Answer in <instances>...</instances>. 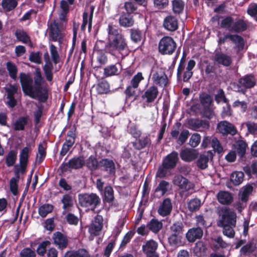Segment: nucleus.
<instances>
[{
	"label": "nucleus",
	"mask_w": 257,
	"mask_h": 257,
	"mask_svg": "<svg viewBox=\"0 0 257 257\" xmlns=\"http://www.w3.org/2000/svg\"><path fill=\"white\" fill-rule=\"evenodd\" d=\"M106 31L107 42L103 40H97L94 47L95 52H106L115 57H120L123 58L127 55L128 46L121 30L117 26L109 23Z\"/></svg>",
	"instance_id": "obj_1"
},
{
	"label": "nucleus",
	"mask_w": 257,
	"mask_h": 257,
	"mask_svg": "<svg viewBox=\"0 0 257 257\" xmlns=\"http://www.w3.org/2000/svg\"><path fill=\"white\" fill-rule=\"evenodd\" d=\"M20 81L22 90L26 95L31 98H37L41 102H45L48 98V89L47 86H42L44 79L39 68L35 70L33 80L28 73L21 72L19 75Z\"/></svg>",
	"instance_id": "obj_2"
},
{
	"label": "nucleus",
	"mask_w": 257,
	"mask_h": 257,
	"mask_svg": "<svg viewBox=\"0 0 257 257\" xmlns=\"http://www.w3.org/2000/svg\"><path fill=\"white\" fill-rule=\"evenodd\" d=\"M219 219L217 225L222 228L223 234L229 238L235 236L234 228L236 224V213L229 207L223 206L217 212Z\"/></svg>",
	"instance_id": "obj_3"
},
{
	"label": "nucleus",
	"mask_w": 257,
	"mask_h": 257,
	"mask_svg": "<svg viewBox=\"0 0 257 257\" xmlns=\"http://www.w3.org/2000/svg\"><path fill=\"white\" fill-rule=\"evenodd\" d=\"M186 54L184 52L180 60L177 70V79L178 81L188 82L193 75L192 69L196 65L195 60L190 59L186 68Z\"/></svg>",
	"instance_id": "obj_4"
},
{
	"label": "nucleus",
	"mask_w": 257,
	"mask_h": 257,
	"mask_svg": "<svg viewBox=\"0 0 257 257\" xmlns=\"http://www.w3.org/2000/svg\"><path fill=\"white\" fill-rule=\"evenodd\" d=\"M178 160V153L177 152L173 151L167 155L159 167L156 176L162 179L165 178L167 175L170 174V171L176 167Z\"/></svg>",
	"instance_id": "obj_5"
},
{
	"label": "nucleus",
	"mask_w": 257,
	"mask_h": 257,
	"mask_svg": "<svg viewBox=\"0 0 257 257\" xmlns=\"http://www.w3.org/2000/svg\"><path fill=\"white\" fill-rule=\"evenodd\" d=\"M79 203L83 207L94 210L101 203V199L96 193H82L78 195Z\"/></svg>",
	"instance_id": "obj_6"
},
{
	"label": "nucleus",
	"mask_w": 257,
	"mask_h": 257,
	"mask_svg": "<svg viewBox=\"0 0 257 257\" xmlns=\"http://www.w3.org/2000/svg\"><path fill=\"white\" fill-rule=\"evenodd\" d=\"M32 151L30 146L27 144V146L23 148L20 152L19 164L14 165V173L24 175L27 172V167L29 163L30 154Z\"/></svg>",
	"instance_id": "obj_7"
},
{
	"label": "nucleus",
	"mask_w": 257,
	"mask_h": 257,
	"mask_svg": "<svg viewBox=\"0 0 257 257\" xmlns=\"http://www.w3.org/2000/svg\"><path fill=\"white\" fill-rule=\"evenodd\" d=\"M176 47V43L171 37L164 36L159 43L158 50L162 55H171L174 52Z\"/></svg>",
	"instance_id": "obj_8"
},
{
	"label": "nucleus",
	"mask_w": 257,
	"mask_h": 257,
	"mask_svg": "<svg viewBox=\"0 0 257 257\" xmlns=\"http://www.w3.org/2000/svg\"><path fill=\"white\" fill-rule=\"evenodd\" d=\"M85 160L84 158L82 156L78 157H74L72 159H70L68 162H63L60 166V168L62 172H67L69 169L78 170L82 168L85 166Z\"/></svg>",
	"instance_id": "obj_9"
},
{
	"label": "nucleus",
	"mask_w": 257,
	"mask_h": 257,
	"mask_svg": "<svg viewBox=\"0 0 257 257\" xmlns=\"http://www.w3.org/2000/svg\"><path fill=\"white\" fill-rule=\"evenodd\" d=\"M77 128L75 125L67 132L65 142L63 143L60 154L62 156H64L70 149L73 147L76 138Z\"/></svg>",
	"instance_id": "obj_10"
},
{
	"label": "nucleus",
	"mask_w": 257,
	"mask_h": 257,
	"mask_svg": "<svg viewBox=\"0 0 257 257\" xmlns=\"http://www.w3.org/2000/svg\"><path fill=\"white\" fill-rule=\"evenodd\" d=\"M187 124L189 128L194 131L202 132L209 130L210 127L209 121L205 119L191 118L188 119Z\"/></svg>",
	"instance_id": "obj_11"
},
{
	"label": "nucleus",
	"mask_w": 257,
	"mask_h": 257,
	"mask_svg": "<svg viewBox=\"0 0 257 257\" xmlns=\"http://www.w3.org/2000/svg\"><path fill=\"white\" fill-rule=\"evenodd\" d=\"M176 126L178 128V130H172L170 133V135L173 139L176 140L177 143L180 145H183L187 140L188 139L190 135L188 130L184 129L183 130L179 135V128L181 126V122H177L176 123Z\"/></svg>",
	"instance_id": "obj_12"
},
{
	"label": "nucleus",
	"mask_w": 257,
	"mask_h": 257,
	"mask_svg": "<svg viewBox=\"0 0 257 257\" xmlns=\"http://www.w3.org/2000/svg\"><path fill=\"white\" fill-rule=\"evenodd\" d=\"M217 130L223 136L230 135L233 136L237 132L235 126L232 123L226 120H223L218 122L217 125Z\"/></svg>",
	"instance_id": "obj_13"
},
{
	"label": "nucleus",
	"mask_w": 257,
	"mask_h": 257,
	"mask_svg": "<svg viewBox=\"0 0 257 257\" xmlns=\"http://www.w3.org/2000/svg\"><path fill=\"white\" fill-rule=\"evenodd\" d=\"M174 185L177 186L183 192L188 191L194 188V184L181 175H175L173 180Z\"/></svg>",
	"instance_id": "obj_14"
},
{
	"label": "nucleus",
	"mask_w": 257,
	"mask_h": 257,
	"mask_svg": "<svg viewBox=\"0 0 257 257\" xmlns=\"http://www.w3.org/2000/svg\"><path fill=\"white\" fill-rule=\"evenodd\" d=\"M99 169L106 172L108 175L115 173V166L113 161L108 158L101 159L99 161Z\"/></svg>",
	"instance_id": "obj_15"
},
{
	"label": "nucleus",
	"mask_w": 257,
	"mask_h": 257,
	"mask_svg": "<svg viewBox=\"0 0 257 257\" xmlns=\"http://www.w3.org/2000/svg\"><path fill=\"white\" fill-rule=\"evenodd\" d=\"M239 85L245 89L254 87L256 84L255 76L252 74H248L240 78L238 81Z\"/></svg>",
	"instance_id": "obj_16"
},
{
	"label": "nucleus",
	"mask_w": 257,
	"mask_h": 257,
	"mask_svg": "<svg viewBox=\"0 0 257 257\" xmlns=\"http://www.w3.org/2000/svg\"><path fill=\"white\" fill-rule=\"evenodd\" d=\"M214 153L212 151H208L201 154L196 162L197 166L201 170H204L208 167V163L209 160L213 158Z\"/></svg>",
	"instance_id": "obj_17"
},
{
	"label": "nucleus",
	"mask_w": 257,
	"mask_h": 257,
	"mask_svg": "<svg viewBox=\"0 0 257 257\" xmlns=\"http://www.w3.org/2000/svg\"><path fill=\"white\" fill-rule=\"evenodd\" d=\"M152 81L155 85L159 86L161 87L167 86L169 83L168 77L164 72L156 71L152 76Z\"/></svg>",
	"instance_id": "obj_18"
},
{
	"label": "nucleus",
	"mask_w": 257,
	"mask_h": 257,
	"mask_svg": "<svg viewBox=\"0 0 257 257\" xmlns=\"http://www.w3.org/2000/svg\"><path fill=\"white\" fill-rule=\"evenodd\" d=\"M159 94L158 87L155 85H152L148 88L142 95V99H146V102L148 103L153 102L157 98Z\"/></svg>",
	"instance_id": "obj_19"
},
{
	"label": "nucleus",
	"mask_w": 257,
	"mask_h": 257,
	"mask_svg": "<svg viewBox=\"0 0 257 257\" xmlns=\"http://www.w3.org/2000/svg\"><path fill=\"white\" fill-rule=\"evenodd\" d=\"M163 26L168 31L174 32L178 29V21L175 16H167L164 19Z\"/></svg>",
	"instance_id": "obj_20"
},
{
	"label": "nucleus",
	"mask_w": 257,
	"mask_h": 257,
	"mask_svg": "<svg viewBox=\"0 0 257 257\" xmlns=\"http://www.w3.org/2000/svg\"><path fill=\"white\" fill-rule=\"evenodd\" d=\"M203 234V229L201 227H192L188 230L186 237L189 242H194L197 239H201Z\"/></svg>",
	"instance_id": "obj_21"
},
{
	"label": "nucleus",
	"mask_w": 257,
	"mask_h": 257,
	"mask_svg": "<svg viewBox=\"0 0 257 257\" xmlns=\"http://www.w3.org/2000/svg\"><path fill=\"white\" fill-rule=\"evenodd\" d=\"M129 33L130 39L134 43L138 44L145 39V32L138 27L129 29Z\"/></svg>",
	"instance_id": "obj_22"
},
{
	"label": "nucleus",
	"mask_w": 257,
	"mask_h": 257,
	"mask_svg": "<svg viewBox=\"0 0 257 257\" xmlns=\"http://www.w3.org/2000/svg\"><path fill=\"white\" fill-rule=\"evenodd\" d=\"M103 219L101 215H96L94 218L93 222L89 228V233L94 236H97L99 234L100 231L103 227Z\"/></svg>",
	"instance_id": "obj_23"
},
{
	"label": "nucleus",
	"mask_w": 257,
	"mask_h": 257,
	"mask_svg": "<svg viewBox=\"0 0 257 257\" xmlns=\"http://www.w3.org/2000/svg\"><path fill=\"white\" fill-rule=\"evenodd\" d=\"M172 210V204L170 198H167L163 200L161 203L158 212L163 217L168 216L170 214Z\"/></svg>",
	"instance_id": "obj_24"
},
{
	"label": "nucleus",
	"mask_w": 257,
	"mask_h": 257,
	"mask_svg": "<svg viewBox=\"0 0 257 257\" xmlns=\"http://www.w3.org/2000/svg\"><path fill=\"white\" fill-rule=\"evenodd\" d=\"M98 94H107L110 93V84L109 82L104 78H102L98 81L96 84L94 85Z\"/></svg>",
	"instance_id": "obj_25"
},
{
	"label": "nucleus",
	"mask_w": 257,
	"mask_h": 257,
	"mask_svg": "<svg viewBox=\"0 0 257 257\" xmlns=\"http://www.w3.org/2000/svg\"><path fill=\"white\" fill-rule=\"evenodd\" d=\"M53 239L55 244L59 248H65L68 245V240L67 236L60 231H57L53 234Z\"/></svg>",
	"instance_id": "obj_26"
},
{
	"label": "nucleus",
	"mask_w": 257,
	"mask_h": 257,
	"mask_svg": "<svg viewBox=\"0 0 257 257\" xmlns=\"http://www.w3.org/2000/svg\"><path fill=\"white\" fill-rule=\"evenodd\" d=\"M180 156L183 161L190 162L197 158L198 153L194 149L186 148L181 151Z\"/></svg>",
	"instance_id": "obj_27"
},
{
	"label": "nucleus",
	"mask_w": 257,
	"mask_h": 257,
	"mask_svg": "<svg viewBox=\"0 0 257 257\" xmlns=\"http://www.w3.org/2000/svg\"><path fill=\"white\" fill-rule=\"evenodd\" d=\"M158 247V243L153 240H147L142 246V251L145 254H152L157 252Z\"/></svg>",
	"instance_id": "obj_28"
},
{
	"label": "nucleus",
	"mask_w": 257,
	"mask_h": 257,
	"mask_svg": "<svg viewBox=\"0 0 257 257\" xmlns=\"http://www.w3.org/2000/svg\"><path fill=\"white\" fill-rule=\"evenodd\" d=\"M214 60L218 64L225 67L229 66L232 63L231 57L221 52H217L215 54Z\"/></svg>",
	"instance_id": "obj_29"
},
{
	"label": "nucleus",
	"mask_w": 257,
	"mask_h": 257,
	"mask_svg": "<svg viewBox=\"0 0 257 257\" xmlns=\"http://www.w3.org/2000/svg\"><path fill=\"white\" fill-rule=\"evenodd\" d=\"M120 26L124 28L132 27L135 24V20L132 16L126 13H122L118 20Z\"/></svg>",
	"instance_id": "obj_30"
},
{
	"label": "nucleus",
	"mask_w": 257,
	"mask_h": 257,
	"mask_svg": "<svg viewBox=\"0 0 257 257\" xmlns=\"http://www.w3.org/2000/svg\"><path fill=\"white\" fill-rule=\"evenodd\" d=\"M235 152L240 157H243L246 154V149L248 145L245 141L243 140H238L236 141L234 144Z\"/></svg>",
	"instance_id": "obj_31"
},
{
	"label": "nucleus",
	"mask_w": 257,
	"mask_h": 257,
	"mask_svg": "<svg viewBox=\"0 0 257 257\" xmlns=\"http://www.w3.org/2000/svg\"><path fill=\"white\" fill-rule=\"evenodd\" d=\"M138 139L139 140L138 141H136L132 143L133 147L137 150H141L147 147L151 143L149 135L146 137H143L141 139Z\"/></svg>",
	"instance_id": "obj_32"
},
{
	"label": "nucleus",
	"mask_w": 257,
	"mask_h": 257,
	"mask_svg": "<svg viewBox=\"0 0 257 257\" xmlns=\"http://www.w3.org/2000/svg\"><path fill=\"white\" fill-rule=\"evenodd\" d=\"M15 36L17 40L24 44L30 43L32 44L31 39L28 33L23 29H17L15 32Z\"/></svg>",
	"instance_id": "obj_33"
},
{
	"label": "nucleus",
	"mask_w": 257,
	"mask_h": 257,
	"mask_svg": "<svg viewBox=\"0 0 257 257\" xmlns=\"http://www.w3.org/2000/svg\"><path fill=\"white\" fill-rule=\"evenodd\" d=\"M217 198L218 202L223 205H229L233 201L232 194L227 191H219L217 195Z\"/></svg>",
	"instance_id": "obj_34"
},
{
	"label": "nucleus",
	"mask_w": 257,
	"mask_h": 257,
	"mask_svg": "<svg viewBox=\"0 0 257 257\" xmlns=\"http://www.w3.org/2000/svg\"><path fill=\"white\" fill-rule=\"evenodd\" d=\"M184 231V225L181 221H176L170 225L168 234L182 236Z\"/></svg>",
	"instance_id": "obj_35"
},
{
	"label": "nucleus",
	"mask_w": 257,
	"mask_h": 257,
	"mask_svg": "<svg viewBox=\"0 0 257 257\" xmlns=\"http://www.w3.org/2000/svg\"><path fill=\"white\" fill-rule=\"evenodd\" d=\"M117 65H120L119 63L114 64L107 65L103 69V75L105 77H109L113 76L118 75L120 71Z\"/></svg>",
	"instance_id": "obj_36"
},
{
	"label": "nucleus",
	"mask_w": 257,
	"mask_h": 257,
	"mask_svg": "<svg viewBox=\"0 0 257 257\" xmlns=\"http://www.w3.org/2000/svg\"><path fill=\"white\" fill-rule=\"evenodd\" d=\"M85 166L91 172H94L99 169V161H98L95 156H90L85 161Z\"/></svg>",
	"instance_id": "obj_37"
},
{
	"label": "nucleus",
	"mask_w": 257,
	"mask_h": 257,
	"mask_svg": "<svg viewBox=\"0 0 257 257\" xmlns=\"http://www.w3.org/2000/svg\"><path fill=\"white\" fill-rule=\"evenodd\" d=\"M147 227L150 231L157 234L163 228V223L161 221H159L157 219L152 218L147 224Z\"/></svg>",
	"instance_id": "obj_38"
},
{
	"label": "nucleus",
	"mask_w": 257,
	"mask_h": 257,
	"mask_svg": "<svg viewBox=\"0 0 257 257\" xmlns=\"http://www.w3.org/2000/svg\"><path fill=\"white\" fill-rule=\"evenodd\" d=\"M248 26L246 22L243 19H238L235 22H233L231 32L236 33H240L247 30Z\"/></svg>",
	"instance_id": "obj_39"
},
{
	"label": "nucleus",
	"mask_w": 257,
	"mask_h": 257,
	"mask_svg": "<svg viewBox=\"0 0 257 257\" xmlns=\"http://www.w3.org/2000/svg\"><path fill=\"white\" fill-rule=\"evenodd\" d=\"M29 116L28 115L19 117L14 123V129L16 131H24L28 124Z\"/></svg>",
	"instance_id": "obj_40"
},
{
	"label": "nucleus",
	"mask_w": 257,
	"mask_h": 257,
	"mask_svg": "<svg viewBox=\"0 0 257 257\" xmlns=\"http://www.w3.org/2000/svg\"><path fill=\"white\" fill-rule=\"evenodd\" d=\"M65 257H91L89 252L84 248H79L77 250H70L65 254Z\"/></svg>",
	"instance_id": "obj_41"
},
{
	"label": "nucleus",
	"mask_w": 257,
	"mask_h": 257,
	"mask_svg": "<svg viewBox=\"0 0 257 257\" xmlns=\"http://www.w3.org/2000/svg\"><path fill=\"white\" fill-rule=\"evenodd\" d=\"M18 152L16 150H10L6 156L5 163L8 167L13 166L17 160Z\"/></svg>",
	"instance_id": "obj_42"
},
{
	"label": "nucleus",
	"mask_w": 257,
	"mask_h": 257,
	"mask_svg": "<svg viewBox=\"0 0 257 257\" xmlns=\"http://www.w3.org/2000/svg\"><path fill=\"white\" fill-rule=\"evenodd\" d=\"M172 11L175 15H180L183 13L185 3L183 0H172Z\"/></svg>",
	"instance_id": "obj_43"
},
{
	"label": "nucleus",
	"mask_w": 257,
	"mask_h": 257,
	"mask_svg": "<svg viewBox=\"0 0 257 257\" xmlns=\"http://www.w3.org/2000/svg\"><path fill=\"white\" fill-rule=\"evenodd\" d=\"M214 99L217 103H219L221 100H222L224 103H227V110L229 111H230V106L228 104L229 100L226 98L224 92L222 89H219L218 90L217 93L215 95ZM226 114L227 115H230L231 114L230 112L226 113Z\"/></svg>",
	"instance_id": "obj_44"
},
{
	"label": "nucleus",
	"mask_w": 257,
	"mask_h": 257,
	"mask_svg": "<svg viewBox=\"0 0 257 257\" xmlns=\"http://www.w3.org/2000/svg\"><path fill=\"white\" fill-rule=\"evenodd\" d=\"M168 235V242L170 246L177 248L181 245L182 236L173 234Z\"/></svg>",
	"instance_id": "obj_45"
},
{
	"label": "nucleus",
	"mask_w": 257,
	"mask_h": 257,
	"mask_svg": "<svg viewBox=\"0 0 257 257\" xmlns=\"http://www.w3.org/2000/svg\"><path fill=\"white\" fill-rule=\"evenodd\" d=\"M123 8L126 11V14L128 15L138 14V6L133 1L126 2L124 4Z\"/></svg>",
	"instance_id": "obj_46"
},
{
	"label": "nucleus",
	"mask_w": 257,
	"mask_h": 257,
	"mask_svg": "<svg viewBox=\"0 0 257 257\" xmlns=\"http://www.w3.org/2000/svg\"><path fill=\"white\" fill-rule=\"evenodd\" d=\"M114 191L111 186L110 185L106 186L104 190L103 201L110 203L114 200Z\"/></svg>",
	"instance_id": "obj_47"
},
{
	"label": "nucleus",
	"mask_w": 257,
	"mask_h": 257,
	"mask_svg": "<svg viewBox=\"0 0 257 257\" xmlns=\"http://www.w3.org/2000/svg\"><path fill=\"white\" fill-rule=\"evenodd\" d=\"M60 34V30L57 23L51 24L50 27L49 35L53 41H57L59 36Z\"/></svg>",
	"instance_id": "obj_48"
},
{
	"label": "nucleus",
	"mask_w": 257,
	"mask_h": 257,
	"mask_svg": "<svg viewBox=\"0 0 257 257\" xmlns=\"http://www.w3.org/2000/svg\"><path fill=\"white\" fill-rule=\"evenodd\" d=\"M244 176V174L242 172H234L230 175V181L234 185H239L242 182Z\"/></svg>",
	"instance_id": "obj_49"
},
{
	"label": "nucleus",
	"mask_w": 257,
	"mask_h": 257,
	"mask_svg": "<svg viewBox=\"0 0 257 257\" xmlns=\"http://www.w3.org/2000/svg\"><path fill=\"white\" fill-rule=\"evenodd\" d=\"M1 5L3 9L6 12H10L14 10L18 5L17 0H2Z\"/></svg>",
	"instance_id": "obj_50"
},
{
	"label": "nucleus",
	"mask_w": 257,
	"mask_h": 257,
	"mask_svg": "<svg viewBox=\"0 0 257 257\" xmlns=\"http://www.w3.org/2000/svg\"><path fill=\"white\" fill-rule=\"evenodd\" d=\"M6 68L9 72L10 77L14 80L17 78L18 68L16 65L11 61L6 63Z\"/></svg>",
	"instance_id": "obj_51"
},
{
	"label": "nucleus",
	"mask_w": 257,
	"mask_h": 257,
	"mask_svg": "<svg viewBox=\"0 0 257 257\" xmlns=\"http://www.w3.org/2000/svg\"><path fill=\"white\" fill-rule=\"evenodd\" d=\"M233 18L231 16H226L221 21L220 24V28L228 30L229 32H231V28L233 24Z\"/></svg>",
	"instance_id": "obj_52"
},
{
	"label": "nucleus",
	"mask_w": 257,
	"mask_h": 257,
	"mask_svg": "<svg viewBox=\"0 0 257 257\" xmlns=\"http://www.w3.org/2000/svg\"><path fill=\"white\" fill-rule=\"evenodd\" d=\"M53 206L51 204H44L39 207L38 209L39 214L42 217H45L48 214L53 211Z\"/></svg>",
	"instance_id": "obj_53"
},
{
	"label": "nucleus",
	"mask_w": 257,
	"mask_h": 257,
	"mask_svg": "<svg viewBox=\"0 0 257 257\" xmlns=\"http://www.w3.org/2000/svg\"><path fill=\"white\" fill-rule=\"evenodd\" d=\"M127 132L136 139L140 138L142 135L141 131L139 130L137 126L134 123L130 124L127 126Z\"/></svg>",
	"instance_id": "obj_54"
},
{
	"label": "nucleus",
	"mask_w": 257,
	"mask_h": 257,
	"mask_svg": "<svg viewBox=\"0 0 257 257\" xmlns=\"http://www.w3.org/2000/svg\"><path fill=\"white\" fill-rule=\"evenodd\" d=\"M255 247L254 243L249 241L240 248V251L244 255H248L255 250Z\"/></svg>",
	"instance_id": "obj_55"
},
{
	"label": "nucleus",
	"mask_w": 257,
	"mask_h": 257,
	"mask_svg": "<svg viewBox=\"0 0 257 257\" xmlns=\"http://www.w3.org/2000/svg\"><path fill=\"white\" fill-rule=\"evenodd\" d=\"M206 250V247L202 241H198L193 248V252L195 255L201 256Z\"/></svg>",
	"instance_id": "obj_56"
},
{
	"label": "nucleus",
	"mask_w": 257,
	"mask_h": 257,
	"mask_svg": "<svg viewBox=\"0 0 257 257\" xmlns=\"http://www.w3.org/2000/svg\"><path fill=\"white\" fill-rule=\"evenodd\" d=\"M50 244L51 242L49 240H44L40 243L36 249L38 254L44 256L46 252L47 247Z\"/></svg>",
	"instance_id": "obj_57"
},
{
	"label": "nucleus",
	"mask_w": 257,
	"mask_h": 257,
	"mask_svg": "<svg viewBox=\"0 0 257 257\" xmlns=\"http://www.w3.org/2000/svg\"><path fill=\"white\" fill-rule=\"evenodd\" d=\"M233 40L232 42L236 44V47L237 48V52L242 50L244 46V41L243 38L237 34L233 35Z\"/></svg>",
	"instance_id": "obj_58"
},
{
	"label": "nucleus",
	"mask_w": 257,
	"mask_h": 257,
	"mask_svg": "<svg viewBox=\"0 0 257 257\" xmlns=\"http://www.w3.org/2000/svg\"><path fill=\"white\" fill-rule=\"evenodd\" d=\"M253 191V187L251 185H246L243 189L241 195V202L246 203L248 200L249 195L251 194Z\"/></svg>",
	"instance_id": "obj_59"
},
{
	"label": "nucleus",
	"mask_w": 257,
	"mask_h": 257,
	"mask_svg": "<svg viewBox=\"0 0 257 257\" xmlns=\"http://www.w3.org/2000/svg\"><path fill=\"white\" fill-rule=\"evenodd\" d=\"M199 99L200 103L203 107L210 106L212 102V99L211 96L206 93L201 94L199 96Z\"/></svg>",
	"instance_id": "obj_60"
},
{
	"label": "nucleus",
	"mask_w": 257,
	"mask_h": 257,
	"mask_svg": "<svg viewBox=\"0 0 257 257\" xmlns=\"http://www.w3.org/2000/svg\"><path fill=\"white\" fill-rule=\"evenodd\" d=\"M201 205V201L198 198L191 199L188 203V208L191 212L195 211L198 210Z\"/></svg>",
	"instance_id": "obj_61"
},
{
	"label": "nucleus",
	"mask_w": 257,
	"mask_h": 257,
	"mask_svg": "<svg viewBox=\"0 0 257 257\" xmlns=\"http://www.w3.org/2000/svg\"><path fill=\"white\" fill-rule=\"evenodd\" d=\"M106 52H101L96 53V60L100 65L97 66L98 68H100L101 65H105L108 62V58L106 55Z\"/></svg>",
	"instance_id": "obj_62"
},
{
	"label": "nucleus",
	"mask_w": 257,
	"mask_h": 257,
	"mask_svg": "<svg viewBox=\"0 0 257 257\" xmlns=\"http://www.w3.org/2000/svg\"><path fill=\"white\" fill-rule=\"evenodd\" d=\"M144 79L142 73L139 72L133 77L131 80V85L134 86V87L138 88L140 82Z\"/></svg>",
	"instance_id": "obj_63"
},
{
	"label": "nucleus",
	"mask_w": 257,
	"mask_h": 257,
	"mask_svg": "<svg viewBox=\"0 0 257 257\" xmlns=\"http://www.w3.org/2000/svg\"><path fill=\"white\" fill-rule=\"evenodd\" d=\"M61 202L63 204V208L64 209H67V208L72 207L73 206L72 196L68 194L64 195L61 200Z\"/></svg>",
	"instance_id": "obj_64"
}]
</instances>
